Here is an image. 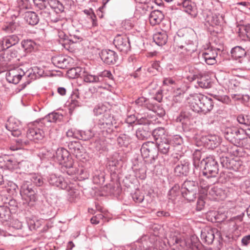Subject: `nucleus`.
<instances>
[{
    "label": "nucleus",
    "mask_w": 250,
    "mask_h": 250,
    "mask_svg": "<svg viewBox=\"0 0 250 250\" xmlns=\"http://www.w3.org/2000/svg\"><path fill=\"white\" fill-rule=\"evenodd\" d=\"M202 171L200 176L203 175L204 179L200 178V186L206 189L210 185L217 183V176L218 174V164L214 156L209 155L203 158Z\"/></svg>",
    "instance_id": "f257e3e1"
},
{
    "label": "nucleus",
    "mask_w": 250,
    "mask_h": 250,
    "mask_svg": "<svg viewBox=\"0 0 250 250\" xmlns=\"http://www.w3.org/2000/svg\"><path fill=\"white\" fill-rule=\"evenodd\" d=\"M56 157L60 165H62V171L69 175L74 174L82 175L83 169L78 168L77 165L74 164V161L70 155V152L66 149L61 147L57 149L56 151Z\"/></svg>",
    "instance_id": "f03ea898"
},
{
    "label": "nucleus",
    "mask_w": 250,
    "mask_h": 250,
    "mask_svg": "<svg viewBox=\"0 0 250 250\" xmlns=\"http://www.w3.org/2000/svg\"><path fill=\"white\" fill-rule=\"evenodd\" d=\"M173 47L174 51L184 59L187 58L196 50L193 42L187 41L186 37L179 35L174 37Z\"/></svg>",
    "instance_id": "7ed1b4c3"
},
{
    "label": "nucleus",
    "mask_w": 250,
    "mask_h": 250,
    "mask_svg": "<svg viewBox=\"0 0 250 250\" xmlns=\"http://www.w3.org/2000/svg\"><path fill=\"white\" fill-rule=\"evenodd\" d=\"M141 152L145 162L148 164L154 163L159 154L156 144L152 141L144 143L141 148Z\"/></svg>",
    "instance_id": "20e7f679"
},
{
    "label": "nucleus",
    "mask_w": 250,
    "mask_h": 250,
    "mask_svg": "<svg viewBox=\"0 0 250 250\" xmlns=\"http://www.w3.org/2000/svg\"><path fill=\"white\" fill-rule=\"evenodd\" d=\"M105 77L110 80H113V76L109 70H104L96 75L90 73V76H89L88 78L90 83L96 84V85L93 88H90L89 90L95 92H97L98 90L105 89L104 79Z\"/></svg>",
    "instance_id": "39448f33"
},
{
    "label": "nucleus",
    "mask_w": 250,
    "mask_h": 250,
    "mask_svg": "<svg viewBox=\"0 0 250 250\" xmlns=\"http://www.w3.org/2000/svg\"><path fill=\"white\" fill-rule=\"evenodd\" d=\"M198 189V184L197 182L186 180L182 185L181 194L188 201H193L196 198Z\"/></svg>",
    "instance_id": "423d86ee"
},
{
    "label": "nucleus",
    "mask_w": 250,
    "mask_h": 250,
    "mask_svg": "<svg viewBox=\"0 0 250 250\" xmlns=\"http://www.w3.org/2000/svg\"><path fill=\"white\" fill-rule=\"evenodd\" d=\"M20 184V192L22 198L26 200L29 206H32L37 200V188L21 181Z\"/></svg>",
    "instance_id": "0eeeda50"
},
{
    "label": "nucleus",
    "mask_w": 250,
    "mask_h": 250,
    "mask_svg": "<svg viewBox=\"0 0 250 250\" xmlns=\"http://www.w3.org/2000/svg\"><path fill=\"white\" fill-rule=\"evenodd\" d=\"M201 246L198 238L192 236L190 238L184 240L179 238L174 250H199Z\"/></svg>",
    "instance_id": "6e6552de"
},
{
    "label": "nucleus",
    "mask_w": 250,
    "mask_h": 250,
    "mask_svg": "<svg viewBox=\"0 0 250 250\" xmlns=\"http://www.w3.org/2000/svg\"><path fill=\"white\" fill-rule=\"evenodd\" d=\"M45 126L39 125V121L34 123L29 126L26 132L27 137L30 140L35 143L42 141L44 137L45 134L43 131Z\"/></svg>",
    "instance_id": "1a4fd4ad"
},
{
    "label": "nucleus",
    "mask_w": 250,
    "mask_h": 250,
    "mask_svg": "<svg viewBox=\"0 0 250 250\" xmlns=\"http://www.w3.org/2000/svg\"><path fill=\"white\" fill-rule=\"evenodd\" d=\"M220 163L223 167L234 171H241L244 167L240 160L223 155L220 157Z\"/></svg>",
    "instance_id": "9d476101"
},
{
    "label": "nucleus",
    "mask_w": 250,
    "mask_h": 250,
    "mask_svg": "<svg viewBox=\"0 0 250 250\" xmlns=\"http://www.w3.org/2000/svg\"><path fill=\"white\" fill-rule=\"evenodd\" d=\"M195 101L200 102V106H198L194 102L193 103V108L196 111H202L204 113H208L210 111L214 106V103L212 99L204 95L199 94V97L196 96Z\"/></svg>",
    "instance_id": "9b49d317"
},
{
    "label": "nucleus",
    "mask_w": 250,
    "mask_h": 250,
    "mask_svg": "<svg viewBox=\"0 0 250 250\" xmlns=\"http://www.w3.org/2000/svg\"><path fill=\"white\" fill-rule=\"evenodd\" d=\"M226 140L232 144H240L243 139V130H240L236 127H227L224 131Z\"/></svg>",
    "instance_id": "f8f14e48"
},
{
    "label": "nucleus",
    "mask_w": 250,
    "mask_h": 250,
    "mask_svg": "<svg viewBox=\"0 0 250 250\" xmlns=\"http://www.w3.org/2000/svg\"><path fill=\"white\" fill-rule=\"evenodd\" d=\"M240 144H232L231 143L226 145H221L220 150L223 153H228L235 157H242L244 155V148L240 146Z\"/></svg>",
    "instance_id": "ddd939ff"
},
{
    "label": "nucleus",
    "mask_w": 250,
    "mask_h": 250,
    "mask_svg": "<svg viewBox=\"0 0 250 250\" xmlns=\"http://www.w3.org/2000/svg\"><path fill=\"white\" fill-rule=\"evenodd\" d=\"M116 48L120 52L126 54L131 48L129 38L126 35H117L113 41Z\"/></svg>",
    "instance_id": "4468645a"
},
{
    "label": "nucleus",
    "mask_w": 250,
    "mask_h": 250,
    "mask_svg": "<svg viewBox=\"0 0 250 250\" xmlns=\"http://www.w3.org/2000/svg\"><path fill=\"white\" fill-rule=\"evenodd\" d=\"M19 181L24 182L29 184L30 180L36 186L40 187L44 184V179L42 176L36 173H20L18 176Z\"/></svg>",
    "instance_id": "2eb2a0df"
},
{
    "label": "nucleus",
    "mask_w": 250,
    "mask_h": 250,
    "mask_svg": "<svg viewBox=\"0 0 250 250\" xmlns=\"http://www.w3.org/2000/svg\"><path fill=\"white\" fill-rule=\"evenodd\" d=\"M23 77H27L26 71L19 67L10 69L6 74L7 81L15 84L18 83Z\"/></svg>",
    "instance_id": "dca6fc26"
},
{
    "label": "nucleus",
    "mask_w": 250,
    "mask_h": 250,
    "mask_svg": "<svg viewBox=\"0 0 250 250\" xmlns=\"http://www.w3.org/2000/svg\"><path fill=\"white\" fill-rule=\"evenodd\" d=\"M177 6L183 12L190 15L192 18L197 16L198 11L196 4L191 0H182L181 2H178Z\"/></svg>",
    "instance_id": "f3484780"
},
{
    "label": "nucleus",
    "mask_w": 250,
    "mask_h": 250,
    "mask_svg": "<svg viewBox=\"0 0 250 250\" xmlns=\"http://www.w3.org/2000/svg\"><path fill=\"white\" fill-rule=\"evenodd\" d=\"M67 75L70 79H73L80 77L83 78L84 82L90 83L88 78L90 76V73L86 71L82 67H76L69 69L67 72Z\"/></svg>",
    "instance_id": "a211bd4d"
},
{
    "label": "nucleus",
    "mask_w": 250,
    "mask_h": 250,
    "mask_svg": "<svg viewBox=\"0 0 250 250\" xmlns=\"http://www.w3.org/2000/svg\"><path fill=\"white\" fill-rule=\"evenodd\" d=\"M67 146L70 152L72 153L78 159L82 161L85 159V150L79 142H69Z\"/></svg>",
    "instance_id": "6ab92c4d"
},
{
    "label": "nucleus",
    "mask_w": 250,
    "mask_h": 250,
    "mask_svg": "<svg viewBox=\"0 0 250 250\" xmlns=\"http://www.w3.org/2000/svg\"><path fill=\"white\" fill-rule=\"evenodd\" d=\"M5 126L11 135L19 137L21 134V125L18 120L10 118L5 124Z\"/></svg>",
    "instance_id": "aec40b11"
},
{
    "label": "nucleus",
    "mask_w": 250,
    "mask_h": 250,
    "mask_svg": "<svg viewBox=\"0 0 250 250\" xmlns=\"http://www.w3.org/2000/svg\"><path fill=\"white\" fill-rule=\"evenodd\" d=\"M99 55L103 62L108 65L116 64L119 59L117 53L110 49H103Z\"/></svg>",
    "instance_id": "412c9836"
},
{
    "label": "nucleus",
    "mask_w": 250,
    "mask_h": 250,
    "mask_svg": "<svg viewBox=\"0 0 250 250\" xmlns=\"http://www.w3.org/2000/svg\"><path fill=\"white\" fill-rule=\"evenodd\" d=\"M217 56L218 50L212 48L205 49L200 55L202 59L208 65H213L216 63Z\"/></svg>",
    "instance_id": "4be33fe9"
},
{
    "label": "nucleus",
    "mask_w": 250,
    "mask_h": 250,
    "mask_svg": "<svg viewBox=\"0 0 250 250\" xmlns=\"http://www.w3.org/2000/svg\"><path fill=\"white\" fill-rule=\"evenodd\" d=\"M207 196L211 200H223L226 197V193L223 188L214 186L208 190Z\"/></svg>",
    "instance_id": "5701e85b"
},
{
    "label": "nucleus",
    "mask_w": 250,
    "mask_h": 250,
    "mask_svg": "<svg viewBox=\"0 0 250 250\" xmlns=\"http://www.w3.org/2000/svg\"><path fill=\"white\" fill-rule=\"evenodd\" d=\"M190 163L187 159L181 160L174 168V173L177 176H186L189 171Z\"/></svg>",
    "instance_id": "b1692460"
},
{
    "label": "nucleus",
    "mask_w": 250,
    "mask_h": 250,
    "mask_svg": "<svg viewBox=\"0 0 250 250\" xmlns=\"http://www.w3.org/2000/svg\"><path fill=\"white\" fill-rule=\"evenodd\" d=\"M26 74L28 79L23 83V88L25 87L27 84H29L32 80H36L42 77L44 74V70L40 67L34 66L26 71Z\"/></svg>",
    "instance_id": "393cba45"
},
{
    "label": "nucleus",
    "mask_w": 250,
    "mask_h": 250,
    "mask_svg": "<svg viewBox=\"0 0 250 250\" xmlns=\"http://www.w3.org/2000/svg\"><path fill=\"white\" fill-rule=\"evenodd\" d=\"M20 41L17 35H11L4 37L0 42V49L3 50L17 44Z\"/></svg>",
    "instance_id": "a878e982"
},
{
    "label": "nucleus",
    "mask_w": 250,
    "mask_h": 250,
    "mask_svg": "<svg viewBox=\"0 0 250 250\" xmlns=\"http://www.w3.org/2000/svg\"><path fill=\"white\" fill-rule=\"evenodd\" d=\"M48 181L50 185L62 189H68V184L63 177L56 174L50 175Z\"/></svg>",
    "instance_id": "bb28decb"
},
{
    "label": "nucleus",
    "mask_w": 250,
    "mask_h": 250,
    "mask_svg": "<svg viewBox=\"0 0 250 250\" xmlns=\"http://www.w3.org/2000/svg\"><path fill=\"white\" fill-rule=\"evenodd\" d=\"M62 118V115L58 112H52L39 121V125L42 126H48L51 123H55L60 121Z\"/></svg>",
    "instance_id": "cd10ccee"
},
{
    "label": "nucleus",
    "mask_w": 250,
    "mask_h": 250,
    "mask_svg": "<svg viewBox=\"0 0 250 250\" xmlns=\"http://www.w3.org/2000/svg\"><path fill=\"white\" fill-rule=\"evenodd\" d=\"M52 62L56 66L62 68H67L70 62L71 58L62 55H57L52 58Z\"/></svg>",
    "instance_id": "c85d7f7f"
},
{
    "label": "nucleus",
    "mask_w": 250,
    "mask_h": 250,
    "mask_svg": "<svg viewBox=\"0 0 250 250\" xmlns=\"http://www.w3.org/2000/svg\"><path fill=\"white\" fill-rule=\"evenodd\" d=\"M113 126H107L105 124L98 122L95 125L94 128L97 133L104 137H110L113 132Z\"/></svg>",
    "instance_id": "c756f323"
},
{
    "label": "nucleus",
    "mask_w": 250,
    "mask_h": 250,
    "mask_svg": "<svg viewBox=\"0 0 250 250\" xmlns=\"http://www.w3.org/2000/svg\"><path fill=\"white\" fill-rule=\"evenodd\" d=\"M216 231L215 229L206 228L202 230L201 238L204 243L207 245L211 244L214 239V233Z\"/></svg>",
    "instance_id": "7c9ffc66"
},
{
    "label": "nucleus",
    "mask_w": 250,
    "mask_h": 250,
    "mask_svg": "<svg viewBox=\"0 0 250 250\" xmlns=\"http://www.w3.org/2000/svg\"><path fill=\"white\" fill-rule=\"evenodd\" d=\"M157 146L158 153L163 154H168L172 148V146L169 142V138L163 141H158L155 143Z\"/></svg>",
    "instance_id": "2f4dec72"
},
{
    "label": "nucleus",
    "mask_w": 250,
    "mask_h": 250,
    "mask_svg": "<svg viewBox=\"0 0 250 250\" xmlns=\"http://www.w3.org/2000/svg\"><path fill=\"white\" fill-rule=\"evenodd\" d=\"M4 52L0 53V61L8 63L18 56V52L15 49L3 50Z\"/></svg>",
    "instance_id": "473e14b6"
},
{
    "label": "nucleus",
    "mask_w": 250,
    "mask_h": 250,
    "mask_svg": "<svg viewBox=\"0 0 250 250\" xmlns=\"http://www.w3.org/2000/svg\"><path fill=\"white\" fill-rule=\"evenodd\" d=\"M195 80L197 79L198 86L202 88L207 89L211 87L212 83L208 76L205 75H194Z\"/></svg>",
    "instance_id": "72a5a7b5"
},
{
    "label": "nucleus",
    "mask_w": 250,
    "mask_h": 250,
    "mask_svg": "<svg viewBox=\"0 0 250 250\" xmlns=\"http://www.w3.org/2000/svg\"><path fill=\"white\" fill-rule=\"evenodd\" d=\"M98 122L105 124V125L107 126H113L115 125V127L116 128V125L117 124L116 120L115 117L112 115L111 111L109 109H107L106 111L104 113V115H103L99 119Z\"/></svg>",
    "instance_id": "f704fd0d"
},
{
    "label": "nucleus",
    "mask_w": 250,
    "mask_h": 250,
    "mask_svg": "<svg viewBox=\"0 0 250 250\" xmlns=\"http://www.w3.org/2000/svg\"><path fill=\"white\" fill-rule=\"evenodd\" d=\"M11 210L7 203L0 206V221L1 222H7L11 220L12 218Z\"/></svg>",
    "instance_id": "c9c22d12"
},
{
    "label": "nucleus",
    "mask_w": 250,
    "mask_h": 250,
    "mask_svg": "<svg viewBox=\"0 0 250 250\" xmlns=\"http://www.w3.org/2000/svg\"><path fill=\"white\" fill-rule=\"evenodd\" d=\"M40 15L48 22H57L61 20V17L56 13H51L48 11V8L41 11Z\"/></svg>",
    "instance_id": "e433bc0d"
},
{
    "label": "nucleus",
    "mask_w": 250,
    "mask_h": 250,
    "mask_svg": "<svg viewBox=\"0 0 250 250\" xmlns=\"http://www.w3.org/2000/svg\"><path fill=\"white\" fill-rule=\"evenodd\" d=\"M231 54L232 57L234 60H238L239 62H241L242 59L246 55V51L242 47L237 46L231 49Z\"/></svg>",
    "instance_id": "4c0bfd02"
},
{
    "label": "nucleus",
    "mask_w": 250,
    "mask_h": 250,
    "mask_svg": "<svg viewBox=\"0 0 250 250\" xmlns=\"http://www.w3.org/2000/svg\"><path fill=\"white\" fill-rule=\"evenodd\" d=\"M164 18V15L161 11H153L150 13L149 16L150 23L152 25L158 24L161 22Z\"/></svg>",
    "instance_id": "58836bf2"
},
{
    "label": "nucleus",
    "mask_w": 250,
    "mask_h": 250,
    "mask_svg": "<svg viewBox=\"0 0 250 250\" xmlns=\"http://www.w3.org/2000/svg\"><path fill=\"white\" fill-rule=\"evenodd\" d=\"M151 135L156 141V142L168 138L167 131L163 127H158L154 129L151 132Z\"/></svg>",
    "instance_id": "ea45409f"
},
{
    "label": "nucleus",
    "mask_w": 250,
    "mask_h": 250,
    "mask_svg": "<svg viewBox=\"0 0 250 250\" xmlns=\"http://www.w3.org/2000/svg\"><path fill=\"white\" fill-rule=\"evenodd\" d=\"M168 36L165 31L158 32L153 35V40L159 46L165 45L167 41Z\"/></svg>",
    "instance_id": "a19ab883"
},
{
    "label": "nucleus",
    "mask_w": 250,
    "mask_h": 250,
    "mask_svg": "<svg viewBox=\"0 0 250 250\" xmlns=\"http://www.w3.org/2000/svg\"><path fill=\"white\" fill-rule=\"evenodd\" d=\"M149 237L145 235L138 240L136 250H149L148 248L152 246V242L148 241Z\"/></svg>",
    "instance_id": "79ce46f5"
},
{
    "label": "nucleus",
    "mask_w": 250,
    "mask_h": 250,
    "mask_svg": "<svg viewBox=\"0 0 250 250\" xmlns=\"http://www.w3.org/2000/svg\"><path fill=\"white\" fill-rule=\"evenodd\" d=\"M207 146L211 149L215 148L219 144V138L216 135H208L205 138Z\"/></svg>",
    "instance_id": "37998d69"
},
{
    "label": "nucleus",
    "mask_w": 250,
    "mask_h": 250,
    "mask_svg": "<svg viewBox=\"0 0 250 250\" xmlns=\"http://www.w3.org/2000/svg\"><path fill=\"white\" fill-rule=\"evenodd\" d=\"M48 2V7H50L55 13L59 14L64 11L63 5L58 0H49Z\"/></svg>",
    "instance_id": "c03bdc74"
},
{
    "label": "nucleus",
    "mask_w": 250,
    "mask_h": 250,
    "mask_svg": "<svg viewBox=\"0 0 250 250\" xmlns=\"http://www.w3.org/2000/svg\"><path fill=\"white\" fill-rule=\"evenodd\" d=\"M151 134V132L147 126L139 127L136 131V137L141 140L147 139Z\"/></svg>",
    "instance_id": "a18cd8bd"
},
{
    "label": "nucleus",
    "mask_w": 250,
    "mask_h": 250,
    "mask_svg": "<svg viewBox=\"0 0 250 250\" xmlns=\"http://www.w3.org/2000/svg\"><path fill=\"white\" fill-rule=\"evenodd\" d=\"M25 14L24 19L29 24L35 25L39 22V19L36 13L32 11H27Z\"/></svg>",
    "instance_id": "49530a36"
},
{
    "label": "nucleus",
    "mask_w": 250,
    "mask_h": 250,
    "mask_svg": "<svg viewBox=\"0 0 250 250\" xmlns=\"http://www.w3.org/2000/svg\"><path fill=\"white\" fill-rule=\"evenodd\" d=\"M202 152L198 149L195 150L192 155L193 165L196 168L202 167V162L203 159L201 161L202 157Z\"/></svg>",
    "instance_id": "de8ad7c7"
},
{
    "label": "nucleus",
    "mask_w": 250,
    "mask_h": 250,
    "mask_svg": "<svg viewBox=\"0 0 250 250\" xmlns=\"http://www.w3.org/2000/svg\"><path fill=\"white\" fill-rule=\"evenodd\" d=\"M27 228V227L23 226L22 223L18 219L13 220L10 226V229H14L21 230V233L20 234L22 236L27 235L28 234L25 231V229Z\"/></svg>",
    "instance_id": "09e8293b"
},
{
    "label": "nucleus",
    "mask_w": 250,
    "mask_h": 250,
    "mask_svg": "<svg viewBox=\"0 0 250 250\" xmlns=\"http://www.w3.org/2000/svg\"><path fill=\"white\" fill-rule=\"evenodd\" d=\"M131 137L126 133L120 134L117 138V142L120 146L127 147L131 142Z\"/></svg>",
    "instance_id": "8fccbe9b"
},
{
    "label": "nucleus",
    "mask_w": 250,
    "mask_h": 250,
    "mask_svg": "<svg viewBox=\"0 0 250 250\" xmlns=\"http://www.w3.org/2000/svg\"><path fill=\"white\" fill-rule=\"evenodd\" d=\"M94 136V133L91 130H78L77 139L84 141H88Z\"/></svg>",
    "instance_id": "3c124183"
},
{
    "label": "nucleus",
    "mask_w": 250,
    "mask_h": 250,
    "mask_svg": "<svg viewBox=\"0 0 250 250\" xmlns=\"http://www.w3.org/2000/svg\"><path fill=\"white\" fill-rule=\"evenodd\" d=\"M69 191L68 194V200L70 202H76L80 199V191L76 189L71 188L68 185Z\"/></svg>",
    "instance_id": "603ef678"
},
{
    "label": "nucleus",
    "mask_w": 250,
    "mask_h": 250,
    "mask_svg": "<svg viewBox=\"0 0 250 250\" xmlns=\"http://www.w3.org/2000/svg\"><path fill=\"white\" fill-rule=\"evenodd\" d=\"M21 45L24 51L28 53L31 52L33 50L36 43L32 40H27L22 41L21 42Z\"/></svg>",
    "instance_id": "864d4df0"
},
{
    "label": "nucleus",
    "mask_w": 250,
    "mask_h": 250,
    "mask_svg": "<svg viewBox=\"0 0 250 250\" xmlns=\"http://www.w3.org/2000/svg\"><path fill=\"white\" fill-rule=\"evenodd\" d=\"M232 177L231 172H229L227 171H222L221 172L219 177H217V181L221 183H225L228 181Z\"/></svg>",
    "instance_id": "5fc2aeb1"
},
{
    "label": "nucleus",
    "mask_w": 250,
    "mask_h": 250,
    "mask_svg": "<svg viewBox=\"0 0 250 250\" xmlns=\"http://www.w3.org/2000/svg\"><path fill=\"white\" fill-rule=\"evenodd\" d=\"M69 36L68 39L64 38V40L69 42L76 43L81 42L83 40L82 35L78 31H76L73 34H70Z\"/></svg>",
    "instance_id": "6e6d98bb"
},
{
    "label": "nucleus",
    "mask_w": 250,
    "mask_h": 250,
    "mask_svg": "<svg viewBox=\"0 0 250 250\" xmlns=\"http://www.w3.org/2000/svg\"><path fill=\"white\" fill-rule=\"evenodd\" d=\"M199 97V95L197 94H194L193 95H190V97L188 98V104L190 108L193 111L196 112V113H200L202 112V111H196L193 108V103L194 104V102L197 104L196 105H198V106H200V102H196L195 101V97Z\"/></svg>",
    "instance_id": "4d7b16f0"
},
{
    "label": "nucleus",
    "mask_w": 250,
    "mask_h": 250,
    "mask_svg": "<svg viewBox=\"0 0 250 250\" xmlns=\"http://www.w3.org/2000/svg\"><path fill=\"white\" fill-rule=\"evenodd\" d=\"M239 30L242 35L246 36L247 39L250 41V24L241 25Z\"/></svg>",
    "instance_id": "13d9d810"
},
{
    "label": "nucleus",
    "mask_w": 250,
    "mask_h": 250,
    "mask_svg": "<svg viewBox=\"0 0 250 250\" xmlns=\"http://www.w3.org/2000/svg\"><path fill=\"white\" fill-rule=\"evenodd\" d=\"M118 164L119 161L118 160L111 158L108 159L106 164V166L111 171L115 172Z\"/></svg>",
    "instance_id": "bf43d9fd"
},
{
    "label": "nucleus",
    "mask_w": 250,
    "mask_h": 250,
    "mask_svg": "<svg viewBox=\"0 0 250 250\" xmlns=\"http://www.w3.org/2000/svg\"><path fill=\"white\" fill-rule=\"evenodd\" d=\"M238 122L246 125H250V116L245 114H240L237 117Z\"/></svg>",
    "instance_id": "052dcab7"
},
{
    "label": "nucleus",
    "mask_w": 250,
    "mask_h": 250,
    "mask_svg": "<svg viewBox=\"0 0 250 250\" xmlns=\"http://www.w3.org/2000/svg\"><path fill=\"white\" fill-rule=\"evenodd\" d=\"M17 146H11L10 149L13 150L19 149L21 147L24 146L28 144V142L26 140H23L21 138H17L15 140Z\"/></svg>",
    "instance_id": "680f3d73"
},
{
    "label": "nucleus",
    "mask_w": 250,
    "mask_h": 250,
    "mask_svg": "<svg viewBox=\"0 0 250 250\" xmlns=\"http://www.w3.org/2000/svg\"><path fill=\"white\" fill-rule=\"evenodd\" d=\"M35 5L40 9L41 11L47 9L48 8L47 0H33Z\"/></svg>",
    "instance_id": "e2e57ef3"
},
{
    "label": "nucleus",
    "mask_w": 250,
    "mask_h": 250,
    "mask_svg": "<svg viewBox=\"0 0 250 250\" xmlns=\"http://www.w3.org/2000/svg\"><path fill=\"white\" fill-rule=\"evenodd\" d=\"M104 216L101 213L97 214L91 218L90 221L92 224L97 225L100 223H104Z\"/></svg>",
    "instance_id": "0e129e2a"
},
{
    "label": "nucleus",
    "mask_w": 250,
    "mask_h": 250,
    "mask_svg": "<svg viewBox=\"0 0 250 250\" xmlns=\"http://www.w3.org/2000/svg\"><path fill=\"white\" fill-rule=\"evenodd\" d=\"M223 21V18L222 15H214L211 17L210 23L212 26L219 25Z\"/></svg>",
    "instance_id": "69168bd1"
},
{
    "label": "nucleus",
    "mask_w": 250,
    "mask_h": 250,
    "mask_svg": "<svg viewBox=\"0 0 250 250\" xmlns=\"http://www.w3.org/2000/svg\"><path fill=\"white\" fill-rule=\"evenodd\" d=\"M181 160H184L182 155L178 153L172 154L170 159L169 164L172 166L175 165H176L179 163Z\"/></svg>",
    "instance_id": "338daca9"
},
{
    "label": "nucleus",
    "mask_w": 250,
    "mask_h": 250,
    "mask_svg": "<svg viewBox=\"0 0 250 250\" xmlns=\"http://www.w3.org/2000/svg\"><path fill=\"white\" fill-rule=\"evenodd\" d=\"M169 139L170 144H171L173 145L179 146L181 145L183 143L182 138L179 135H174L169 138Z\"/></svg>",
    "instance_id": "774afa93"
}]
</instances>
